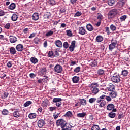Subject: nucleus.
<instances>
[{
    "label": "nucleus",
    "mask_w": 130,
    "mask_h": 130,
    "mask_svg": "<svg viewBox=\"0 0 130 130\" xmlns=\"http://www.w3.org/2000/svg\"><path fill=\"white\" fill-rule=\"evenodd\" d=\"M9 95V92L8 91H6L3 92V93L2 94L1 97L4 99H5L7 97H8Z\"/></svg>",
    "instance_id": "nucleus-34"
},
{
    "label": "nucleus",
    "mask_w": 130,
    "mask_h": 130,
    "mask_svg": "<svg viewBox=\"0 0 130 130\" xmlns=\"http://www.w3.org/2000/svg\"><path fill=\"white\" fill-rule=\"evenodd\" d=\"M127 18V15H122L120 17V19L121 21H125Z\"/></svg>",
    "instance_id": "nucleus-57"
},
{
    "label": "nucleus",
    "mask_w": 130,
    "mask_h": 130,
    "mask_svg": "<svg viewBox=\"0 0 130 130\" xmlns=\"http://www.w3.org/2000/svg\"><path fill=\"white\" fill-rule=\"evenodd\" d=\"M52 56H54V52L52 51H50L48 52V57H52Z\"/></svg>",
    "instance_id": "nucleus-53"
},
{
    "label": "nucleus",
    "mask_w": 130,
    "mask_h": 130,
    "mask_svg": "<svg viewBox=\"0 0 130 130\" xmlns=\"http://www.w3.org/2000/svg\"><path fill=\"white\" fill-rule=\"evenodd\" d=\"M76 41H73L71 42V45L69 46V51L72 52L75 48Z\"/></svg>",
    "instance_id": "nucleus-11"
},
{
    "label": "nucleus",
    "mask_w": 130,
    "mask_h": 130,
    "mask_svg": "<svg viewBox=\"0 0 130 130\" xmlns=\"http://www.w3.org/2000/svg\"><path fill=\"white\" fill-rule=\"evenodd\" d=\"M57 126H60L62 130H68L67 128L68 125L67 124L66 121L63 120V119H59L57 120L56 122Z\"/></svg>",
    "instance_id": "nucleus-1"
},
{
    "label": "nucleus",
    "mask_w": 130,
    "mask_h": 130,
    "mask_svg": "<svg viewBox=\"0 0 130 130\" xmlns=\"http://www.w3.org/2000/svg\"><path fill=\"white\" fill-rule=\"evenodd\" d=\"M108 116L109 117H110L111 118H114L116 117V113H114L113 112V111H112V112L109 113Z\"/></svg>",
    "instance_id": "nucleus-29"
},
{
    "label": "nucleus",
    "mask_w": 130,
    "mask_h": 130,
    "mask_svg": "<svg viewBox=\"0 0 130 130\" xmlns=\"http://www.w3.org/2000/svg\"><path fill=\"white\" fill-rule=\"evenodd\" d=\"M31 104H32V102H31V101H28L27 102H25V104H23V106H24V107H27Z\"/></svg>",
    "instance_id": "nucleus-41"
},
{
    "label": "nucleus",
    "mask_w": 130,
    "mask_h": 130,
    "mask_svg": "<svg viewBox=\"0 0 130 130\" xmlns=\"http://www.w3.org/2000/svg\"><path fill=\"white\" fill-rule=\"evenodd\" d=\"M66 33H67V35H68V36H69V37L73 36L72 31L69 29H68L66 30Z\"/></svg>",
    "instance_id": "nucleus-46"
},
{
    "label": "nucleus",
    "mask_w": 130,
    "mask_h": 130,
    "mask_svg": "<svg viewBox=\"0 0 130 130\" xmlns=\"http://www.w3.org/2000/svg\"><path fill=\"white\" fill-rule=\"evenodd\" d=\"M82 14V13L80 11H77L74 14V17H80Z\"/></svg>",
    "instance_id": "nucleus-51"
},
{
    "label": "nucleus",
    "mask_w": 130,
    "mask_h": 130,
    "mask_svg": "<svg viewBox=\"0 0 130 130\" xmlns=\"http://www.w3.org/2000/svg\"><path fill=\"white\" fill-rule=\"evenodd\" d=\"M86 28L87 30L90 31H93V27L92 26V24L90 23H88L86 25Z\"/></svg>",
    "instance_id": "nucleus-27"
},
{
    "label": "nucleus",
    "mask_w": 130,
    "mask_h": 130,
    "mask_svg": "<svg viewBox=\"0 0 130 130\" xmlns=\"http://www.w3.org/2000/svg\"><path fill=\"white\" fill-rule=\"evenodd\" d=\"M75 124H72V123H70L69 124H67L68 130H72V128L75 127Z\"/></svg>",
    "instance_id": "nucleus-30"
},
{
    "label": "nucleus",
    "mask_w": 130,
    "mask_h": 130,
    "mask_svg": "<svg viewBox=\"0 0 130 130\" xmlns=\"http://www.w3.org/2000/svg\"><path fill=\"white\" fill-rule=\"evenodd\" d=\"M34 42L35 43V44L38 45V44H39V43L40 42V39H39V38H38V37H36L34 39Z\"/></svg>",
    "instance_id": "nucleus-38"
},
{
    "label": "nucleus",
    "mask_w": 130,
    "mask_h": 130,
    "mask_svg": "<svg viewBox=\"0 0 130 130\" xmlns=\"http://www.w3.org/2000/svg\"><path fill=\"white\" fill-rule=\"evenodd\" d=\"M73 114L71 111H68L66 114L64 115L65 117H72Z\"/></svg>",
    "instance_id": "nucleus-31"
},
{
    "label": "nucleus",
    "mask_w": 130,
    "mask_h": 130,
    "mask_svg": "<svg viewBox=\"0 0 130 130\" xmlns=\"http://www.w3.org/2000/svg\"><path fill=\"white\" fill-rule=\"evenodd\" d=\"M110 28L111 29V30L112 31H116L117 27L115 25H114V24H111L110 26Z\"/></svg>",
    "instance_id": "nucleus-44"
},
{
    "label": "nucleus",
    "mask_w": 130,
    "mask_h": 130,
    "mask_svg": "<svg viewBox=\"0 0 130 130\" xmlns=\"http://www.w3.org/2000/svg\"><path fill=\"white\" fill-rule=\"evenodd\" d=\"M44 77H45L44 78H42V81H43L45 83H47L48 79H49V77L47 76H44Z\"/></svg>",
    "instance_id": "nucleus-48"
},
{
    "label": "nucleus",
    "mask_w": 130,
    "mask_h": 130,
    "mask_svg": "<svg viewBox=\"0 0 130 130\" xmlns=\"http://www.w3.org/2000/svg\"><path fill=\"white\" fill-rule=\"evenodd\" d=\"M118 41L116 40L112 39L111 40V43L109 45V50L112 51L115 49V47L117 45Z\"/></svg>",
    "instance_id": "nucleus-4"
},
{
    "label": "nucleus",
    "mask_w": 130,
    "mask_h": 130,
    "mask_svg": "<svg viewBox=\"0 0 130 130\" xmlns=\"http://www.w3.org/2000/svg\"><path fill=\"white\" fill-rule=\"evenodd\" d=\"M107 89L109 91L112 92L113 91H115V85L112 83H110L107 87Z\"/></svg>",
    "instance_id": "nucleus-14"
},
{
    "label": "nucleus",
    "mask_w": 130,
    "mask_h": 130,
    "mask_svg": "<svg viewBox=\"0 0 130 130\" xmlns=\"http://www.w3.org/2000/svg\"><path fill=\"white\" fill-rule=\"evenodd\" d=\"M118 14V10L116 9H113L110 10L108 14L109 19L114 18Z\"/></svg>",
    "instance_id": "nucleus-2"
},
{
    "label": "nucleus",
    "mask_w": 130,
    "mask_h": 130,
    "mask_svg": "<svg viewBox=\"0 0 130 130\" xmlns=\"http://www.w3.org/2000/svg\"><path fill=\"white\" fill-rule=\"evenodd\" d=\"M63 47L65 49H68L69 47V44L68 43V42H64V43L63 44Z\"/></svg>",
    "instance_id": "nucleus-54"
},
{
    "label": "nucleus",
    "mask_w": 130,
    "mask_h": 130,
    "mask_svg": "<svg viewBox=\"0 0 130 130\" xmlns=\"http://www.w3.org/2000/svg\"><path fill=\"white\" fill-rule=\"evenodd\" d=\"M109 95L113 98H116V96L117 95V92L115 91V90H113L109 93Z\"/></svg>",
    "instance_id": "nucleus-26"
},
{
    "label": "nucleus",
    "mask_w": 130,
    "mask_h": 130,
    "mask_svg": "<svg viewBox=\"0 0 130 130\" xmlns=\"http://www.w3.org/2000/svg\"><path fill=\"white\" fill-rule=\"evenodd\" d=\"M10 52L11 54H13V55L16 54V53H17V51L16 50L15 48H14V47H10Z\"/></svg>",
    "instance_id": "nucleus-25"
},
{
    "label": "nucleus",
    "mask_w": 130,
    "mask_h": 130,
    "mask_svg": "<svg viewBox=\"0 0 130 130\" xmlns=\"http://www.w3.org/2000/svg\"><path fill=\"white\" fill-rule=\"evenodd\" d=\"M36 74H35L34 73L29 74V77H30L31 78H34V77H36Z\"/></svg>",
    "instance_id": "nucleus-64"
},
{
    "label": "nucleus",
    "mask_w": 130,
    "mask_h": 130,
    "mask_svg": "<svg viewBox=\"0 0 130 130\" xmlns=\"http://www.w3.org/2000/svg\"><path fill=\"white\" fill-rule=\"evenodd\" d=\"M78 33L81 35H84L87 34V31L86 30V29L84 27H80L78 29Z\"/></svg>",
    "instance_id": "nucleus-10"
},
{
    "label": "nucleus",
    "mask_w": 130,
    "mask_h": 130,
    "mask_svg": "<svg viewBox=\"0 0 130 130\" xmlns=\"http://www.w3.org/2000/svg\"><path fill=\"white\" fill-rule=\"evenodd\" d=\"M90 87H99V84L97 83L96 82H93L90 84Z\"/></svg>",
    "instance_id": "nucleus-55"
},
{
    "label": "nucleus",
    "mask_w": 130,
    "mask_h": 130,
    "mask_svg": "<svg viewBox=\"0 0 130 130\" xmlns=\"http://www.w3.org/2000/svg\"><path fill=\"white\" fill-rule=\"evenodd\" d=\"M45 124V121L43 120H39L38 121V126L39 128H42Z\"/></svg>",
    "instance_id": "nucleus-17"
},
{
    "label": "nucleus",
    "mask_w": 130,
    "mask_h": 130,
    "mask_svg": "<svg viewBox=\"0 0 130 130\" xmlns=\"http://www.w3.org/2000/svg\"><path fill=\"white\" fill-rule=\"evenodd\" d=\"M105 31L107 32L108 35H110L111 34L110 29L109 27H105Z\"/></svg>",
    "instance_id": "nucleus-52"
},
{
    "label": "nucleus",
    "mask_w": 130,
    "mask_h": 130,
    "mask_svg": "<svg viewBox=\"0 0 130 130\" xmlns=\"http://www.w3.org/2000/svg\"><path fill=\"white\" fill-rule=\"evenodd\" d=\"M80 70H81V67H80V66H78V67H76L75 68L74 71V73H79V72L80 71Z\"/></svg>",
    "instance_id": "nucleus-50"
},
{
    "label": "nucleus",
    "mask_w": 130,
    "mask_h": 130,
    "mask_svg": "<svg viewBox=\"0 0 130 130\" xmlns=\"http://www.w3.org/2000/svg\"><path fill=\"white\" fill-rule=\"evenodd\" d=\"M51 13L50 12L45 13L44 15V18L45 20H48L49 19L51 18Z\"/></svg>",
    "instance_id": "nucleus-18"
},
{
    "label": "nucleus",
    "mask_w": 130,
    "mask_h": 130,
    "mask_svg": "<svg viewBox=\"0 0 130 130\" xmlns=\"http://www.w3.org/2000/svg\"><path fill=\"white\" fill-rule=\"evenodd\" d=\"M80 81V77L79 76H74L72 78V82L74 83H78Z\"/></svg>",
    "instance_id": "nucleus-19"
},
{
    "label": "nucleus",
    "mask_w": 130,
    "mask_h": 130,
    "mask_svg": "<svg viewBox=\"0 0 130 130\" xmlns=\"http://www.w3.org/2000/svg\"><path fill=\"white\" fill-rule=\"evenodd\" d=\"M106 100H107V102L112 101V98H110V96H106Z\"/></svg>",
    "instance_id": "nucleus-60"
},
{
    "label": "nucleus",
    "mask_w": 130,
    "mask_h": 130,
    "mask_svg": "<svg viewBox=\"0 0 130 130\" xmlns=\"http://www.w3.org/2000/svg\"><path fill=\"white\" fill-rule=\"evenodd\" d=\"M40 14L39 13H34L32 15V18L33 20L37 21L39 20Z\"/></svg>",
    "instance_id": "nucleus-15"
},
{
    "label": "nucleus",
    "mask_w": 130,
    "mask_h": 130,
    "mask_svg": "<svg viewBox=\"0 0 130 130\" xmlns=\"http://www.w3.org/2000/svg\"><path fill=\"white\" fill-rule=\"evenodd\" d=\"M122 74L123 76H127L128 74V71L127 70H122Z\"/></svg>",
    "instance_id": "nucleus-56"
},
{
    "label": "nucleus",
    "mask_w": 130,
    "mask_h": 130,
    "mask_svg": "<svg viewBox=\"0 0 130 130\" xmlns=\"http://www.w3.org/2000/svg\"><path fill=\"white\" fill-rule=\"evenodd\" d=\"M91 130H100V126L98 125H93Z\"/></svg>",
    "instance_id": "nucleus-42"
},
{
    "label": "nucleus",
    "mask_w": 130,
    "mask_h": 130,
    "mask_svg": "<svg viewBox=\"0 0 130 130\" xmlns=\"http://www.w3.org/2000/svg\"><path fill=\"white\" fill-rule=\"evenodd\" d=\"M48 4H49L51 6H54V5L56 4V2L55 0H49Z\"/></svg>",
    "instance_id": "nucleus-49"
},
{
    "label": "nucleus",
    "mask_w": 130,
    "mask_h": 130,
    "mask_svg": "<svg viewBox=\"0 0 130 130\" xmlns=\"http://www.w3.org/2000/svg\"><path fill=\"white\" fill-rule=\"evenodd\" d=\"M53 71L58 74L62 73L63 72L62 66L60 65V64H57L54 66Z\"/></svg>",
    "instance_id": "nucleus-3"
},
{
    "label": "nucleus",
    "mask_w": 130,
    "mask_h": 130,
    "mask_svg": "<svg viewBox=\"0 0 130 130\" xmlns=\"http://www.w3.org/2000/svg\"><path fill=\"white\" fill-rule=\"evenodd\" d=\"M18 18V16L17 14H16V13H13L11 16V20L13 21V22L17 21Z\"/></svg>",
    "instance_id": "nucleus-23"
},
{
    "label": "nucleus",
    "mask_w": 130,
    "mask_h": 130,
    "mask_svg": "<svg viewBox=\"0 0 130 130\" xmlns=\"http://www.w3.org/2000/svg\"><path fill=\"white\" fill-rule=\"evenodd\" d=\"M9 40L11 43H15L17 41V38L14 36L10 35L9 37Z\"/></svg>",
    "instance_id": "nucleus-12"
},
{
    "label": "nucleus",
    "mask_w": 130,
    "mask_h": 130,
    "mask_svg": "<svg viewBox=\"0 0 130 130\" xmlns=\"http://www.w3.org/2000/svg\"><path fill=\"white\" fill-rule=\"evenodd\" d=\"M97 65H98V63L96 60H94L93 61H92L90 63V66H91V67H96Z\"/></svg>",
    "instance_id": "nucleus-43"
},
{
    "label": "nucleus",
    "mask_w": 130,
    "mask_h": 130,
    "mask_svg": "<svg viewBox=\"0 0 130 130\" xmlns=\"http://www.w3.org/2000/svg\"><path fill=\"white\" fill-rule=\"evenodd\" d=\"M124 118V114H120L118 116V119H121V118Z\"/></svg>",
    "instance_id": "nucleus-61"
},
{
    "label": "nucleus",
    "mask_w": 130,
    "mask_h": 130,
    "mask_svg": "<svg viewBox=\"0 0 130 130\" xmlns=\"http://www.w3.org/2000/svg\"><path fill=\"white\" fill-rule=\"evenodd\" d=\"M16 50L19 52L23 51L24 47L22 44H18L16 47Z\"/></svg>",
    "instance_id": "nucleus-13"
},
{
    "label": "nucleus",
    "mask_w": 130,
    "mask_h": 130,
    "mask_svg": "<svg viewBox=\"0 0 130 130\" xmlns=\"http://www.w3.org/2000/svg\"><path fill=\"white\" fill-rule=\"evenodd\" d=\"M55 44H56V46L58 47H62V43L60 40H57V41H55Z\"/></svg>",
    "instance_id": "nucleus-20"
},
{
    "label": "nucleus",
    "mask_w": 130,
    "mask_h": 130,
    "mask_svg": "<svg viewBox=\"0 0 130 130\" xmlns=\"http://www.w3.org/2000/svg\"><path fill=\"white\" fill-rule=\"evenodd\" d=\"M13 66L12 62L11 61H8L7 63V67L8 68H11Z\"/></svg>",
    "instance_id": "nucleus-59"
},
{
    "label": "nucleus",
    "mask_w": 130,
    "mask_h": 130,
    "mask_svg": "<svg viewBox=\"0 0 130 130\" xmlns=\"http://www.w3.org/2000/svg\"><path fill=\"white\" fill-rule=\"evenodd\" d=\"M30 61L31 63L36 64V63L38 62L39 60L37 59V58H36L35 57H31L30 58Z\"/></svg>",
    "instance_id": "nucleus-24"
},
{
    "label": "nucleus",
    "mask_w": 130,
    "mask_h": 130,
    "mask_svg": "<svg viewBox=\"0 0 130 130\" xmlns=\"http://www.w3.org/2000/svg\"><path fill=\"white\" fill-rule=\"evenodd\" d=\"M96 101V98H90L89 100V102L90 104H93L94 103V102Z\"/></svg>",
    "instance_id": "nucleus-47"
},
{
    "label": "nucleus",
    "mask_w": 130,
    "mask_h": 130,
    "mask_svg": "<svg viewBox=\"0 0 130 130\" xmlns=\"http://www.w3.org/2000/svg\"><path fill=\"white\" fill-rule=\"evenodd\" d=\"M97 19H98V20H99L101 22V21L103 20V15L101 14V13H98Z\"/></svg>",
    "instance_id": "nucleus-40"
},
{
    "label": "nucleus",
    "mask_w": 130,
    "mask_h": 130,
    "mask_svg": "<svg viewBox=\"0 0 130 130\" xmlns=\"http://www.w3.org/2000/svg\"><path fill=\"white\" fill-rule=\"evenodd\" d=\"M90 90L93 94L96 95L100 91L99 88L96 87V86H89Z\"/></svg>",
    "instance_id": "nucleus-8"
},
{
    "label": "nucleus",
    "mask_w": 130,
    "mask_h": 130,
    "mask_svg": "<svg viewBox=\"0 0 130 130\" xmlns=\"http://www.w3.org/2000/svg\"><path fill=\"white\" fill-rule=\"evenodd\" d=\"M116 3V0H108V4L109 6H113Z\"/></svg>",
    "instance_id": "nucleus-37"
},
{
    "label": "nucleus",
    "mask_w": 130,
    "mask_h": 130,
    "mask_svg": "<svg viewBox=\"0 0 130 130\" xmlns=\"http://www.w3.org/2000/svg\"><path fill=\"white\" fill-rule=\"evenodd\" d=\"M16 8V4L14 3H11L9 6L8 9L9 10H14Z\"/></svg>",
    "instance_id": "nucleus-32"
},
{
    "label": "nucleus",
    "mask_w": 130,
    "mask_h": 130,
    "mask_svg": "<svg viewBox=\"0 0 130 130\" xmlns=\"http://www.w3.org/2000/svg\"><path fill=\"white\" fill-rule=\"evenodd\" d=\"M10 27V23H8L5 25V28L6 29H9Z\"/></svg>",
    "instance_id": "nucleus-63"
},
{
    "label": "nucleus",
    "mask_w": 130,
    "mask_h": 130,
    "mask_svg": "<svg viewBox=\"0 0 130 130\" xmlns=\"http://www.w3.org/2000/svg\"><path fill=\"white\" fill-rule=\"evenodd\" d=\"M62 100L61 98H54L53 100V102H54L55 103L57 104L59 102H61Z\"/></svg>",
    "instance_id": "nucleus-39"
},
{
    "label": "nucleus",
    "mask_w": 130,
    "mask_h": 130,
    "mask_svg": "<svg viewBox=\"0 0 130 130\" xmlns=\"http://www.w3.org/2000/svg\"><path fill=\"white\" fill-rule=\"evenodd\" d=\"M54 34V31L52 30H49L48 31L45 35L46 37H49L50 36H52Z\"/></svg>",
    "instance_id": "nucleus-36"
},
{
    "label": "nucleus",
    "mask_w": 130,
    "mask_h": 130,
    "mask_svg": "<svg viewBox=\"0 0 130 130\" xmlns=\"http://www.w3.org/2000/svg\"><path fill=\"white\" fill-rule=\"evenodd\" d=\"M104 40V37L103 36L99 35L96 36L95 41L98 43H101Z\"/></svg>",
    "instance_id": "nucleus-16"
},
{
    "label": "nucleus",
    "mask_w": 130,
    "mask_h": 130,
    "mask_svg": "<svg viewBox=\"0 0 130 130\" xmlns=\"http://www.w3.org/2000/svg\"><path fill=\"white\" fill-rule=\"evenodd\" d=\"M86 112H82V113H78V114H77V117L79 118H84L85 116H86Z\"/></svg>",
    "instance_id": "nucleus-28"
},
{
    "label": "nucleus",
    "mask_w": 130,
    "mask_h": 130,
    "mask_svg": "<svg viewBox=\"0 0 130 130\" xmlns=\"http://www.w3.org/2000/svg\"><path fill=\"white\" fill-rule=\"evenodd\" d=\"M36 114L35 113H31L28 115V118L30 119H33L34 118H36Z\"/></svg>",
    "instance_id": "nucleus-35"
},
{
    "label": "nucleus",
    "mask_w": 130,
    "mask_h": 130,
    "mask_svg": "<svg viewBox=\"0 0 130 130\" xmlns=\"http://www.w3.org/2000/svg\"><path fill=\"white\" fill-rule=\"evenodd\" d=\"M105 71L103 69H99L97 71V74L99 76H102L104 75Z\"/></svg>",
    "instance_id": "nucleus-33"
},
{
    "label": "nucleus",
    "mask_w": 130,
    "mask_h": 130,
    "mask_svg": "<svg viewBox=\"0 0 130 130\" xmlns=\"http://www.w3.org/2000/svg\"><path fill=\"white\" fill-rule=\"evenodd\" d=\"M115 108V106L113 104H109L107 106V109L109 111H112L113 108Z\"/></svg>",
    "instance_id": "nucleus-21"
},
{
    "label": "nucleus",
    "mask_w": 130,
    "mask_h": 130,
    "mask_svg": "<svg viewBox=\"0 0 130 130\" xmlns=\"http://www.w3.org/2000/svg\"><path fill=\"white\" fill-rule=\"evenodd\" d=\"M2 112L3 115H8L9 114V111L6 109H4Z\"/></svg>",
    "instance_id": "nucleus-45"
},
{
    "label": "nucleus",
    "mask_w": 130,
    "mask_h": 130,
    "mask_svg": "<svg viewBox=\"0 0 130 130\" xmlns=\"http://www.w3.org/2000/svg\"><path fill=\"white\" fill-rule=\"evenodd\" d=\"M15 109V111L13 112V117L16 118L20 117V113L18 109H11V110L13 111Z\"/></svg>",
    "instance_id": "nucleus-7"
},
{
    "label": "nucleus",
    "mask_w": 130,
    "mask_h": 130,
    "mask_svg": "<svg viewBox=\"0 0 130 130\" xmlns=\"http://www.w3.org/2000/svg\"><path fill=\"white\" fill-rule=\"evenodd\" d=\"M127 3V0H119V2L117 3V6L118 8H122L123 7L125 4Z\"/></svg>",
    "instance_id": "nucleus-9"
},
{
    "label": "nucleus",
    "mask_w": 130,
    "mask_h": 130,
    "mask_svg": "<svg viewBox=\"0 0 130 130\" xmlns=\"http://www.w3.org/2000/svg\"><path fill=\"white\" fill-rule=\"evenodd\" d=\"M79 104H80V106H81V105L86 106V100H85V99H80L79 101Z\"/></svg>",
    "instance_id": "nucleus-22"
},
{
    "label": "nucleus",
    "mask_w": 130,
    "mask_h": 130,
    "mask_svg": "<svg viewBox=\"0 0 130 130\" xmlns=\"http://www.w3.org/2000/svg\"><path fill=\"white\" fill-rule=\"evenodd\" d=\"M118 74H114V76L112 77L111 80L114 83H119L121 80Z\"/></svg>",
    "instance_id": "nucleus-5"
},
{
    "label": "nucleus",
    "mask_w": 130,
    "mask_h": 130,
    "mask_svg": "<svg viewBox=\"0 0 130 130\" xmlns=\"http://www.w3.org/2000/svg\"><path fill=\"white\" fill-rule=\"evenodd\" d=\"M60 115V113L59 114H57V113H54L53 114V117L54 119H57L58 118V116Z\"/></svg>",
    "instance_id": "nucleus-58"
},
{
    "label": "nucleus",
    "mask_w": 130,
    "mask_h": 130,
    "mask_svg": "<svg viewBox=\"0 0 130 130\" xmlns=\"http://www.w3.org/2000/svg\"><path fill=\"white\" fill-rule=\"evenodd\" d=\"M5 15V12L4 10L0 11V16H4Z\"/></svg>",
    "instance_id": "nucleus-62"
},
{
    "label": "nucleus",
    "mask_w": 130,
    "mask_h": 130,
    "mask_svg": "<svg viewBox=\"0 0 130 130\" xmlns=\"http://www.w3.org/2000/svg\"><path fill=\"white\" fill-rule=\"evenodd\" d=\"M47 71L46 67L41 68L38 72V75L43 77L44 75H46Z\"/></svg>",
    "instance_id": "nucleus-6"
}]
</instances>
